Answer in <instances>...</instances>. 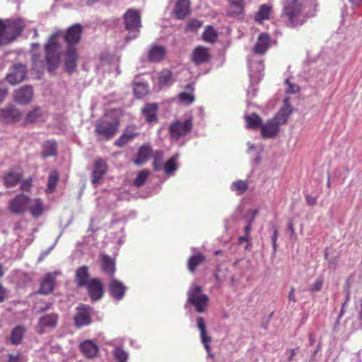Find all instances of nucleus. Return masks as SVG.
Listing matches in <instances>:
<instances>
[{"instance_id": "57", "label": "nucleus", "mask_w": 362, "mask_h": 362, "mask_svg": "<svg viewBox=\"0 0 362 362\" xmlns=\"http://www.w3.org/2000/svg\"><path fill=\"white\" fill-rule=\"evenodd\" d=\"M295 288L293 286H292L290 289V291H289V293L288 295V300L289 301V303H296L297 302V299L296 298V296H295Z\"/></svg>"}, {"instance_id": "47", "label": "nucleus", "mask_w": 362, "mask_h": 362, "mask_svg": "<svg viewBox=\"0 0 362 362\" xmlns=\"http://www.w3.org/2000/svg\"><path fill=\"white\" fill-rule=\"evenodd\" d=\"M134 93L137 98H141L148 93V86L144 83H136L134 86Z\"/></svg>"}, {"instance_id": "44", "label": "nucleus", "mask_w": 362, "mask_h": 362, "mask_svg": "<svg viewBox=\"0 0 362 362\" xmlns=\"http://www.w3.org/2000/svg\"><path fill=\"white\" fill-rule=\"evenodd\" d=\"M151 173L148 169H144L141 170L136 175L134 185L137 187H141L144 185L146 182L148 177H149Z\"/></svg>"}, {"instance_id": "41", "label": "nucleus", "mask_w": 362, "mask_h": 362, "mask_svg": "<svg viewBox=\"0 0 362 362\" xmlns=\"http://www.w3.org/2000/svg\"><path fill=\"white\" fill-rule=\"evenodd\" d=\"M42 117V112L40 107H35L26 115L25 122L26 123H34L40 120Z\"/></svg>"}, {"instance_id": "53", "label": "nucleus", "mask_w": 362, "mask_h": 362, "mask_svg": "<svg viewBox=\"0 0 362 362\" xmlns=\"http://www.w3.org/2000/svg\"><path fill=\"white\" fill-rule=\"evenodd\" d=\"M286 83L288 85L286 90V93L294 94L300 91V87L296 84L291 83L288 78L286 80Z\"/></svg>"}, {"instance_id": "62", "label": "nucleus", "mask_w": 362, "mask_h": 362, "mask_svg": "<svg viewBox=\"0 0 362 362\" xmlns=\"http://www.w3.org/2000/svg\"><path fill=\"white\" fill-rule=\"evenodd\" d=\"M288 229L290 231L291 236L295 235V228H294L293 223V222L291 221H290L288 223Z\"/></svg>"}, {"instance_id": "42", "label": "nucleus", "mask_w": 362, "mask_h": 362, "mask_svg": "<svg viewBox=\"0 0 362 362\" xmlns=\"http://www.w3.org/2000/svg\"><path fill=\"white\" fill-rule=\"evenodd\" d=\"M164 153L162 150H158L153 153L152 157L153 158V168L155 171H159L163 167Z\"/></svg>"}, {"instance_id": "31", "label": "nucleus", "mask_w": 362, "mask_h": 362, "mask_svg": "<svg viewBox=\"0 0 362 362\" xmlns=\"http://www.w3.org/2000/svg\"><path fill=\"white\" fill-rule=\"evenodd\" d=\"M197 325L200 331L202 342L204 344V348L206 349V351H209L210 349L209 344L211 341V338L206 334V327L204 320L201 317H198L197 319Z\"/></svg>"}, {"instance_id": "39", "label": "nucleus", "mask_w": 362, "mask_h": 362, "mask_svg": "<svg viewBox=\"0 0 362 362\" xmlns=\"http://www.w3.org/2000/svg\"><path fill=\"white\" fill-rule=\"evenodd\" d=\"M218 37V32L211 25H207L202 33V39L204 41L214 44L217 41Z\"/></svg>"}, {"instance_id": "45", "label": "nucleus", "mask_w": 362, "mask_h": 362, "mask_svg": "<svg viewBox=\"0 0 362 362\" xmlns=\"http://www.w3.org/2000/svg\"><path fill=\"white\" fill-rule=\"evenodd\" d=\"M177 156H173L169 158L163 165L164 172L167 175H173L177 170Z\"/></svg>"}, {"instance_id": "28", "label": "nucleus", "mask_w": 362, "mask_h": 362, "mask_svg": "<svg viewBox=\"0 0 362 362\" xmlns=\"http://www.w3.org/2000/svg\"><path fill=\"white\" fill-rule=\"evenodd\" d=\"M186 92H181L177 95L179 103L185 105H190L194 103L195 98L194 95V88L192 83L185 86Z\"/></svg>"}, {"instance_id": "54", "label": "nucleus", "mask_w": 362, "mask_h": 362, "mask_svg": "<svg viewBox=\"0 0 362 362\" xmlns=\"http://www.w3.org/2000/svg\"><path fill=\"white\" fill-rule=\"evenodd\" d=\"M33 187L32 179H27L22 182L21 189L23 191L30 192Z\"/></svg>"}, {"instance_id": "2", "label": "nucleus", "mask_w": 362, "mask_h": 362, "mask_svg": "<svg viewBox=\"0 0 362 362\" xmlns=\"http://www.w3.org/2000/svg\"><path fill=\"white\" fill-rule=\"evenodd\" d=\"M284 25L290 28L302 26L308 20L300 0H285L280 16Z\"/></svg>"}, {"instance_id": "30", "label": "nucleus", "mask_w": 362, "mask_h": 362, "mask_svg": "<svg viewBox=\"0 0 362 362\" xmlns=\"http://www.w3.org/2000/svg\"><path fill=\"white\" fill-rule=\"evenodd\" d=\"M57 154V143L55 140H47L42 145L41 156L43 158L55 156Z\"/></svg>"}, {"instance_id": "26", "label": "nucleus", "mask_w": 362, "mask_h": 362, "mask_svg": "<svg viewBox=\"0 0 362 362\" xmlns=\"http://www.w3.org/2000/svg\"><path fill=\"white\" fill-rule=\"evenodd\" d=\"M88 267L86 265L78 267L75 274V282L78 287H86L90 282Z\"/></svg>"}, {"instance_id": "52", "label": "nucleus", "mask_w": 362, "mask_h": 362, "mask_svg": "<svg viewBox=\"0 0 362 362\" xmlns=\"http://www.w3.org/2000/svg\"><path fill=\"white\" fill-rule=\"evenodd\" d=\"M323 286V279L322 277H318L315 282L309 287L308 291L310 292H317L320 291Z\"/></svg>"}, {"instance_id": "3", "label": "nucleus", "mask_w": 362, "mask_h": 362, "mask_svg": "<svg viewBox=\"0 0 362 362\" xmlns=\"http://www.w3.org/2000/svg\"><path fill=\"white\" fill-rule=\"evenodd\" d=\"M293 112V107L290 103V99L286 98L284 100V105L279 111L266 123L261 126V134L264 139L276 137L280 131V126L287 123L289 116Z\"/></svg>"}, {"instance_id": "15", "label": "nucleus", "mask_w": 362, "mask_h": 362, "mask_svg": "<svg viewBox=\"0 0 362 362\" xmlns=\"http://www.w3.org/2000/svg\"><path fill=\"white\" fill-rule=\"evenodd\" d=\"M55 283L56 273L46 274L40 280V286L37 293L42 295L52 293L54 289Z\"/></svg>"}, {"instance_id": "24", "label": "nucleus", "mask_w": 362, "mask_h": 362, "mask_svg": "<svg viewBox=\"0 0 362 362\" xmlns=\"http://www.w3.org/2000/svg\"><path fill=\"white\" fill-rule=\"evenodd\" d=\"M190 13V1L177 0L175 5L174 14L177 19H185Z\"/></svg>"}, {"instance_id": "49", "label": "nucleus", "mask_w": 362, "mask_h": 362, "mask_svg": "<svg viewBox=\"0 0 362 362\" xmlns=\"http://www.w3.org/2000/svg\"><path fill=\"white\" fill-rule=\"evenodd\" d=\"M32 64L33 68L37 71L43 69L45 65L41 55L38 54H33L32 55Z\"/></svg>"}, {"instance_id": "48", "label": "nucleus", "mask_w": 362, "mask_h": 362, "mask_svg": "<svg viewBox=\"0 0 362 362\" xmlns=\"http://www.w3.org/2000/svg\"><path fill=\"white\" fill-rule=\"evenodd\" d=\"M173 82V74L169 71H163L158 77V83L160 86H167Z\"/></svg>"}, {"instance_id": "58", "label": "nucleus", "mask_w": 362, "mask_h": 362, "mask_svg": "<svg viewBox=\"0 0 362 362\" xmlns=\"http://www.w3.org/2000/svg\"><path fill=\"white\" fill-rule=\"evenodd\" d=\"M277 237H278V230L276 228H274L273 235L272 236V245H273V249H274V252H276V249H277V243H276Z\"/></svg>"}, {"instance_id": "43", "label": "nucleus", "mask_w": 362, "mask_h": 362, "mask_svg": "<svg viewBox=\"0 0 362 362\" xmlns=\"http://www.w3.org/2000/svg\"><path fill=\"white\" fill-rule=\"evenodd\" d=\"M59 182V174L57 171H52L48 177L47 180V187L46 189V192L47 194H50L53 192L55 189V187Z\"/></svg>"}, {"instance_id": "27", "label": "nucleus", "mask_w": 362, "mask_h": 362, "mask_svg": "<svg viewBox=\"0 0 362 362\" xmlns=\"http://www.w3.org/2000/svg\"><path fill=\"white\" fill-rule=\"evenodd\" d=\"M110 295L116 300H121L126 292L125 286L119 281L113 279L109 285Z\"/></svg>"}, {"instance_id": "34", "label": "nucleus", "mask_w": 362, "mask_h": 362, "mask_svg": "<svg viewBox=\"0 0 362 362\" xmlns=\"http://www.w3.org/2000/svg\"><path fill=\"white\" fill-rule=\"evenodd\" d=\"M26 329L22 325H18L14 327L11 333L9 340L13 345H18L22 343Z\"/></svg>"}, {"instance_id": "37", "label": "nucleus", "mask_w": 362, "mask_h": 362, "mask_svg": "<svg viewBox=\"0 0 362 362\" xmlns=\"http://www.w3.org/2000/svg\"><path fill=\"white\" fill-rule=\"evenodd\" d=\"M136 135H138V133L127 129L115 141L114 144L118 147H123L131 141Z\"/></svg>"}, {"instance_id": "20", "label": "nucleus", "mask_w": 362, "mask_h": 362, "mask_svg": "<svg viewBox=\"0 0 362 362\" xmlns=\"http://www.w3.org/2000/svg\"><path fill=\"white\" fill-rule=\"evenodd\" d=\"M107 164L101 158H98L93 163V170L91 175V182L93 184L98 183L107 172Z\"/></svg>"}, {"instance_id": "56", "label": "nucleus", "mask_w": 362, "mask_h": 362, "mask_svg": "<svg viewBox=\"0 0 362 362\" xmlns=\"http://www.w3.org/2000/svg\"><path fill=\"white\" fill-rule=\"evenodd\" d=\"M305 198L307 204L309 206H313L315 205L316 202H317V197H313V196H312L310 194H305Z\"/></svg>"}, {"instance_id": "55", "label": "nucleus", "mask_w": 362, "mask_h": 362, "mask_svg": "<svg viewBox=\"0 0 362 362\" xmlns=\"http://www.w3.org/2000/svg\"><path fill=\"white\" fill-rule=\"evenodd\" d=\"M8 361L7 362H21V354H17L16 355L8 354L7 355Z\"/></svg>"}, {"instance_id": "63", "label": "nucleus", "mask_w": 362, "mask_h": 362, "mask_svg": "<svg viewBox=\"0 0 362 362\" xmlns=\"http://www.w3.org/2000/svg\"><path fill=\"white\" fill-rule=\"evenodd\" d=\"M248 236L244 235L243 236H240L238 238V243L242 244L243 242H247L249 240Z\"/></svg>"}, {"instance_id": "11", "label": "nucleus", "mask_w": 362, "mask_h": 362, "mask_svg": "<svg viewBox=\"0 0 362 362\" xmlns=\"http://www.w3.org/2000/svg\"><path fill=\"white\" fill-rule=\"evenodd\" d=\"M93 308L88 305L80 304L76 308V313L74 316V325L77 328H81L91 324V315Z\"/></svg>"}, {"instance_id": "12", "label": "nucleus", "mask_w": 362, "mask_h": 362, "mask_svg": "<svg viewBox=\"0 0 362 362\" xmlns=\"http://www.w3.org/2000/svg\"><path fill=\"white\" fill-rule=\"evenodd\" d=\"M30 201L28 196L20 194L9 201L8 208L12 214H23L28 209Z\"/></svg>"}, {"instance_id": "33", "label": "nucleus", "mask_w": 362, "mask_h": 362, "mask_svg": "<svg viewBox=\"0 0 362 362\" xmlns=\"http://www.w3.org/2000/svg\"><path fill=\"white\" fill-rule=\"evenodd\" d=\"M158 105L154 103L146 104L142 110V112L148 123L156 122L158 120L156 112Z\"/></svg>"}, {"instance_id": "21", "label": "nucleus", "mask_w": 362, "mask_h": 362, "mask_svg": "<svg viewBox=\"0 0 362 362\" xmlns=\"http://www.w3.org/2000/svg\"><path fill=\"white\" fill-rule=\"evenodd\" d=\"M99 258L102 271L113 276L116 271L115 259L104 253L100 254Z\"/></svg>"}, {"instance_id": "5", "label": "nucleus", "mask_w": 362, "mask_h": 362, "mask_svg": "<svg viewBox=\"0 0 362 362\" xmlns=\"http://www.w3.org/2000/svg\"><path fill=\"white\" fill-rule=\"evenodd\" d=\"M125 29L131 35L127 37L126 40L136 38L140 33L141 28V16L139 11L134 8H128L123 15Z\"/></svg>"}, {"instance_id": "9", "label": "nucleus", "mask_w": 362, "mask_h": 362, "mask_svg": "<svg viewBox=\"0 0 362 362\" xmlns=\"http://www.w3.org/2000/svg\"><path fill=\"white\" fill-rule=\"evenodd\" d=\"M59 316L56 313H45L37 320L35 332L39 334L49 333L57 328Z\"/></svg>"}, {"instance_id": "14", "label": "nucleus", "mask_w": 362, "mask_h": 362, "mask_svg": "<svg viewBox=\"0 0 362 362\" xmlns=\"http://www.w3.org/2000/svg\"><path fill=\"white\" fill-rule=\"evenodd\" d=\"M86 288L93 301L100 299L103 296V284L102 281L97 278L91 279Z\"/></svg>"}, {"instance_id": "36", "label": "nucleus", "mask_w": 362, "mask_h": 362, "mask_svg": "<svg viewBox=\"0 0 362 362\" xmlns=\"http://www.w3.org/2000/svg\"><path fill=\"white\" fill-rule=\"evenodd\" d=\"M272 11V6L269 4H262L257 12L255 13V20L258 23H262L264 21L269 20Z\"/></svg>"}, {"instance_id": "17", "label": "nucleus", "mask_w": 362, "mask_h": 362, "mask_svg": "<svg viewBox=\"0 0 362 362\" xmlns=\"http://www.w3.org/2000/svg\"><path fill=\"white\" fill-rule=\"evenodd\" d=\"M79 350L86 358H94L99 353V346L93 340L87 339L80 343Z\"/></svg>"}, {"instance_id": "1", "label": "nucleus", "mask_w": 362, "mask_h": 362, "mask_svg": "<svg viewBox=\"0 0 362 362\" xmlns=\"http://www.w3.org/2000/svg\"><path fill=\"white\" fill-rule=\"evenodd\" d=\"M82 27L80 24L76 23L66 29L64 40L67 44L65 51V66L69 72H72L76 67L78 54L76 45L81 39Z\"/></svg>"}, {"instance_id": "6", "label": "nucleus", "mask_w": 362, "mask_h": 362, "mask_svg": "<svg viewBox=\"0 0 362 362\" xmlns=\"http://www.w3.org/2000/svg\"><path fill=\"white\" fill-rule=\"evenodd\" d=\"M21 21L4 23L0 21V45L13 42L23 30Z\"/></svg>"}, {"instance_id": "4", "label": "nucleus", "mask_w": 362, "mask_h": 362, "mask_svg": "<svg viewBox=\"0 0 362 362\" xmlns=\"http://www.w3.org/2000/svg\"><path fill=\"white\" fill-rule=\"evenodd\" d=\"M61 35L62 31L57 30L49 37L45 45V61L49 72L54 71L60 63L61 45L59 38Z\"/></svg>"}, {"instance_id": "22", "label": "nucleus", "mask_w": 362, "mask_h": 362, "mask_svg": "<svg viewBox=\"0 0 362 362\" xmlns=\"http://www.w3.org/2000/svg\"><path fill=\"white\" fill-rule=\"evenodd\" d=\"M23 177V170L21 168H16L9 171L4 177V182L6 187L16 186Z\"/></svg>"}, {"instance_id": "23", "label": "nucleus", "mask_w": 362, "mask_h": 362, "mask_svg": "<svg viewBox=\"0 0 362 362\" xmlns=\"http://www.w3.org/2000/svg\"><path fill=\"white\" fill-rule=\"evenodd\" d=\"M153 151L150 144L142 145L138 151L136 158L134 160V163L137 166H141L147 162L150 156H152Z\"/></svg>"}, {"instance_id": "38", "label": "nucleus", "mask_w": 362, "mask_h": 362, "mask_svg": "<svg viewBox=\"0 0 362 362\" xmlns=\"http://www.w3.org/2000/svg\"><path fill=\"white\" fill-rule=\"evenodd\" d=\"M206 261V257L202 253H197L192 257H190L188 259L187 267L188 269L191 272H194L196 270V268L204 263Z\"/></svg>"}, {"instance_id": "60", "label": "nucleus", "mask_w": 362, "mask_h": 362, "mask_svg": "<svg viewBox=\"0 0 362 362\" xmlns=\"http://www.w3.org/2000/svg\"><path fill=\"white\" fill-rule=\"evenodd\" d=\"M6 296V290L1 284H0V303H2L4 300Z\"/></svg>"}, {"instance_id": "16", "label": "nucleus", "mask_w": 362, "mask_h": 362, "mask_svg": "<svg viewBox=\"0 0 362 362\" xmlns=\"http://www.w3.org/2000/svg\"><path fill=\"white\" fill-rule=\"evenodd\" d=\"M21 117L20 111L13 105L0 110V120L4 123H16Z\"/></svg>"}, {"instance_id": "51", "label": "nucleus", "mask_w": 362, "mask_h": 362, "mask_svg": "<svg viewBox=\"0 0 362 362\" xmlns=\"http://www.w3.org/2000/svg\"><path fill=\"white\" fill-rule=\"evenodd\" d=\"M202 22L197 19H192L187 23V29L189 31L196 32L202 26Z\"/></svg>"}, {"instance_id": "50", "label": "nucleus", "mask_w": 362, "mask_h": 362, "mask_svg": "<svg viewBox=\"0 0 362 362\" xmlns=\"http://www.w3.org/2000/svg\"><path fill=\"white\" fill-rule=\"evenodd\" d=\"M114 356L118 362H126L128 358V354L121 347H116L114 350Z\"/></svg>"}, {"instance_id": "64", "label": "nucleus", "mask_w": 362, "mask_h": 362, "mask_svg": "<svg viewBox=\"0 0 362 362\" xmlns=\"http://www.w3.org/2000/svg\"><path fill=\"white\" fill-rule=\"evenodd\" d=\"M295 354H296L295 350L294 349H291V356L288 358V362L293 361Z\"/></svg>"}, {"instance_id": "10", "label": "nucleus", "mask_w": 362, "mask_h": 362, "mask_svg": "<svg viewBox=\"0 0 362 362\" xmlns=\"http://www.w3.org/2000/svg\"><path fill=\"white\" fill-rule=\"evenodd\" d=\"M192 119L188 118L184 122L180 120L171 123L169 127V134L170 138L178 140L180 138L186 136L192 129Z\"/></svg>"}, {"instance_id": "7", "label": "nucleus", "mask_w": 362, "mask_h": 362, "mask_svg": "<svg viewBox=\"0 0 362 362\" xmlns=\"http://www.w3.org/2000/svg\"><path fill=\"white\" fill-rule=\"evenodd\" d=\"M119 122L118 120H108L107 119H100L95 122V133L98 136V140L108 141L111 139L117 133Z\"/></svg>"}, {"instance_id": "46", "label": "nucleus", "mask_w": 362, "mask_h": 362, "mask_svg": "<svg viewBox=\"0 0 362 362\" xmlns=\"http://www.w3.org/2000/svg\"><path fill=\"white\" fill-rule=\"evenodd\" d=\"M248 189V184L247 181L238 180L233 182L231 185V189L236 192L238 195H241Z\"/></svg>"}, {"instance_id": "29", "label": "nucleus", "mask_w": 362, "mask_h": 362, "mask_svg": "<svg viewBox=\"0 0 362 362\" xmlns=\"http://www.w3.org/2000/svg\"><path fill=\"white\" fill-rule=\"evenodd\" d=\"M270 37L269 34L263 33L258 37L257 41L254 47V52L256 54H263L269 48Z\"/></svg>"}, {"instance_id": "25", "label": "nucleus", "mask_w": 362, "mask_h": 362, "mask_svg": "<svg viewBox=\"0 0 362 362\" xmlns=\"http://www.w3.org/2000/svg\"><path fill=\"white\" fill-rule=\"evenodd\" d=\"M228 7L226 11V15L230 17H237L242 15L244 12V0H227Z\"/></svg>"}, {"instance_id": "8", "label": "nucleus", "mask_w": 362, "mask_h": 362, "mask_svg": "<svg viewBox=\"0 0 362 362\" xmlns=\"http://www.w3.org/2000/svg\"><path fill=\"white\" fill-rule=\"evenodd\" d=\"M202 291V287L197 285L192 286L188 291V302L195 307L197 313L205 312L209 302L208 296Z\"/></svg>"}, {"instance_id": "59", "label": "nucleus", "mask_w": 362, "mask_h": 362, "mask_svg": "<svg viewBox=\"0 0 362 362\" xmlns=\"http://www.w3.org/2000/svg\"><path fill=\"white\" fill-rule=\"evenodd\" d=\"M252 220H249L247 224L244 228L245 235L250 237V233L252 229Z\"/></svg>"}, {"instance_id": "19", "label": "nucleus", "mask_w": 362, "mask_h": 362, "mask_svg": "<svg viewBox=\"0 0 362 362\" xmlns=\"http://www.w3.org/2000/svg\"><path fill=\"white\" fill-rule=\"evenodd\" d=\"M211 55L208 48L199 45L194 48L192 54V60L196 64H202L209 62Z\"/></svg>"}, {"instance_id": "32", "label": "nucleus", "mask_w": 362, "mask_h": 362, "mask_svg": "<svg viewBox=\"0 0 362 362\" xmlns=\"http://www.w3.org/2000/svg\"><path fill=\"white\" fill-rule=\"evenodd\" d=\"M245 127L247 129H257L262 125V118L256 113L246 115L244 117Z\"/></svg>"}, {"instance_id": "18", "label": "nucleus", "mask_w": 362, "mask_h": 362, "mask_svg": "<svg viewBox=\"0 0 362 362\" xmlns=\"http://www.w3.org/2000/svg\"><path fill=\"white\" fill-rule=\"evenodd\" d=\"M33 96V90L32 86H23L14 93V100L19 104H28Z\"/></svg>"}, {"instance_id": "61", "label": "nucleus", "mask_w": 362, "mask_h": 362, "mask_svg": "<svg viewBox=\"0 0 362 362\" xmlns=\"http://www.w3.org/2000/svg\"><path fill=\"white\" fill-rule=\"evenodd\" d=\"M7 93L8 90L6 88L0 87V103L4 100Z\"/></svg>"}, {"instance_id": "35", "label": "nucleus", "mask_w": 362, "mask_h": 362, "mask_svg": "<svg viewBox=\"0 0 362 362\" xmlns=\"http://www.w3.org/2000/svg\"><path fill=\"white\" fill-rule=\"evenodd\" d=\"M165 52L164 47L153 45L148 52V58L151 62H160L163 59Z\"/></svg>"}, {"instance_id": "13", "label": "nucleus", "mask_w": 362, "mask_h": 362, "mask_svg": "<svg viewBox=\"0 0 362 362\" xmlns=\"http://www.w3.org/2000/svg\"><path fill=\"white\" fill-rule=\"evenodd\" d=\"M27 74V69L25 65L21 64H15L6 75L7 81L11 85H16L24 80Z\"/></svg>"}, {"instance_id": "40", "label": "nucleus", "mask_w": 362, "mask_h": 362, "mask_svg": "<svg viewBox=\"0 0 362 362\" xmlns=\"http://www.w3.org/2000/svg\"><path fill=\"white\" fill-rule=\"evenodd\" d=\"M29 211L33 217L38 218L44 212L42 201L40 199H34L29 206Z\"/></svg>"}]
</instances>
